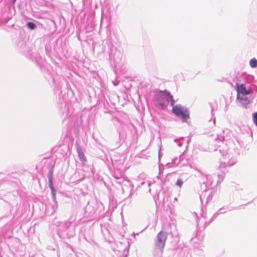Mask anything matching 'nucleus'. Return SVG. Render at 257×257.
<instances>
[{
    "instance_id": "obj_10",
    "label": "nucleus",
    "mask_w": 257,
    "mask_h": 257,
    "mask_svg": "<svg viewBox=\"0 0 257 257\" xmlns=\"http://www.w3.org/2000/svg\"><path fill=\"white\" fill-rule=\"evenodd\" d=\"M237 98L238 99H239V98L238 97V96H237ZM240 99L241 100V101H243L246 104H248L249 103V100L247 99V98L246 97H244V98H240Z\"/></svg>"
},
{
    "instance_id": "obj_1",
    "label": "nucleus",
    "mask_w": 257,
    "mask_h": 257,
    "mask_svg": "<svg viewBox=\"0 0 257 257\" xmlns=\"http://www.w3.org/2000/svg\"><path fill=\"white\" fill-rule=\"evenodd\" d=\"M156 105L161 109H164L169 104L171 101V105H173L174 100L172 96L167 91H160L156 93Z\"/></svg>"
},
{
    "instance_id": "obj_5",
    "label": "nucleus",
    "mask_w": 257,
    "mask_h": 257,
    "mask_svg": "<svg viewBox=\"0 0 257 257\" xmlns=\"http://www.w3.org/2000/svg\"><path fill=\"white\" fill-rule=\"evenodd\" d=\"M249 65L252 68H255L257 67V60L255 58H252L250 60Z\"/></svg>"
},
{
    "instance_id": "obj_12",
    "label": "nucleus",
    "mask_w": 257,
    "mask_h": 257,
    "mask_svg": "<svg viewBox=\"0 0 257 257\" xmlns=\"http://www.w3.org/2000/svg\"><path fill=\"white\" fill-rule=\"evenodd\" d=\"M183 184V182L181 180H177L176 181V185L181 187Z\"/></svg>"
},
{
    "instance_id": "obj_7",
    "label": "nucleus",
    "mask_w": 257,
    "mask_h": 257,
    "mask_svg": "<svg viewBox=\"0 0 257 257\" xmlns=\"http://www.w3.org/2000/svg\"><path fill=\"white\" fill-rule=\"evenodd\" d=\"M79 158L81 159V160H82V161H85L86 160L84 154L82 153L79 152Z\"/></svg>"
},
{
    "instance_id": "obj_2",
    "label": "nucleus",
    "mask_w": 257,
    "mask_h": 257,
    "mask_svg": "<svg viewBox=\"0 0 257 257\" xmlns=\"http://www.w3.org/2000/svg\"><path fill=\"white\" fill-rule=\"evenodd\" d=\"M167 238V233L163 231H160L157 236L155 240V252L157 253H160L161 256L163 253Z\"/></svg>"
},
{
    "instance_id": "obj_6",
    "label": "nucleus",
    "mask_w": 257,
    "mask_h": 257,
    "mask_svg": "<svg viewBox=\"0 0 257 257\" xmlns=\"http://www.w3.org/2000/svg\"><path fill=\"white\" fill-rule=\"evenodd\" d=\"M27 25L28 27L31 29H34L36 27V25L32 22H29Z\"/></svg>"
},
{
    "instance_id": "obj_8",
    "label": "nucleus",
    "mask_w": 257,
    "mask_h": 257,
    "mask_svg": "<svg viewBox=\"0 0 257 257\" xmlns=\"http://www.w3.org/2000/svg\"><path fill=\"white\" fill-rule=\"evenodd\" d=\"M52 177H53V172L52 171L50 170L48 174V178L49 179V180H52Z\"/></svg>"
},
{
    "instance_id": "obj_4",
    "label": "nucleus",
    "mask_w": 257,
    "mask_h": 257,
    "mask_svg": "<svg viewBox=\"0 0 257 257\" xmlns=\"http://www.w3.org/2000/svg\"><path fill=\"white\" fill-rule=\"evenodd\" d=\"M237 87V91L243 95H247L251 93V89L248 88L247 89H245V87L243 84L238 85L236 84Z\"/></svg>"
},
{
    "instance_id": "obj_11",
    "label": "nucleus",
    "mask_w": 257,
    "mask_h": 257,
    "mask_svg": "<svg viewBox=\"0 0 257 257\" xmlns=\"http://www.w3.org/2000/svg\"><path fill=\"white\" fill-rule=\"evenodd\" d=\"M49 184L51 190H54L52 180H49Z\"/></svg>"
},
{
    "instance_id": "obj_3",
    "label": "nucleus",
    "mask_w": 257,
    "mask_h": 257,
    "mask_svg": "<svg viewBox=\"0 0 257 257\" xmlns=\"http://www.w3.org/2000/svg\"><path fill=\"white\" fill-rule=\"evenodd\" d=\"M172 106V111L176 115L181 117L184 120L188 118L189 114L187 109L184 108L180 105Z\"/></svg>"
},
{
    "instance_id": "obj_14",
    "label": "nucleus",
    "mask_w": 257,
    "mask_h": 257,
    "mask_svg": "<svg viewBox=\"0 0 257 257\" xmlns=\"http://www.w3.org/2000/svg\"><path fill=\"white\" fill-rule=\"evenodd\" d=\"M16 1V0H13V2L15 3Z\"/></svg>"
},
{
    "instance_id": "obj_13",
    "label": "nucleus",
    "mask_w": 257,
    "mask_h": 257,
    "mask_svg": "<svg viewBox=\"0 0 257 257\" xmlns=\"http://www.w3.org/2000/svg\"><path fill=\"white\" fill-rule=\"evenodd\" d=\"M52 192H53V194H54V195H55V193H55V190H52Z\"/></svg>"
},
{
    "instance_id": "obj_9",
    "label": "nucleus",
    "mask_w": 257,
    "mask_h": 257,
    "mask_svg": "<svg viewBox=\"0 0 257 257\" xmlns=\"http://www.w3.org/2000/svg\"><path fill=\"white\" fill-rule=\"evenodd\" d=\"M253 120L254 123L257 126V112L254 114L253 116Z\"/></svg>"
}]
</instances>
